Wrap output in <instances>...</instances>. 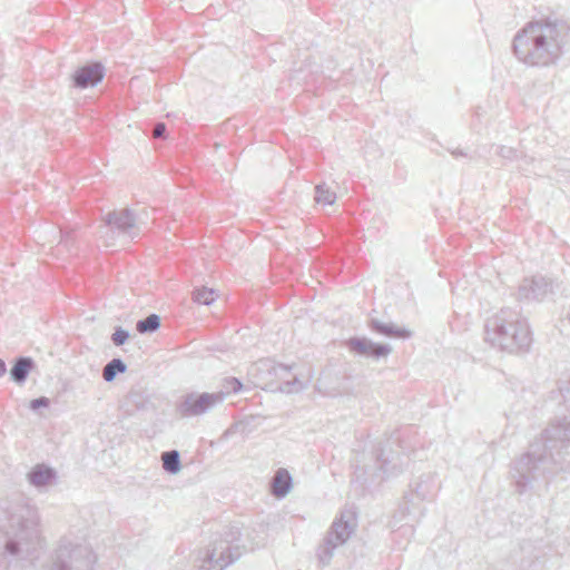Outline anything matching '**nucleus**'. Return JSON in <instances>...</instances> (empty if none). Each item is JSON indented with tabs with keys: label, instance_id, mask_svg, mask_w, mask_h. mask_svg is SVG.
Instances as JSON below:
<instances>
[{
	"label": "nucleus",
	"instance_id": "nucleus-1",
	"mask_svg": "<svg viewBox=\"0 0 570 570\" xmlns=\"http://www.w3.org/2000/svg\"><path fill=\"white\" fill-rule=\"evenodd\" d=\"M532 450L515 460L510 474L518 493L532 489L541 478L548 463L561 464L570 454V414L553 420L541 433L539 442L531 445Z\"/></svg>",
	"mask_w": 570,
	"mask_h": 570
},
{
	"label": "nucleus",
	"instance_id": "nucleus-2",
	"mask_svg": "<svg viewBox=\"0 0 570 570\" xmlns=\"http://www.w3.org/2000/svg\"><path fill=\"white\" fill-rule=\"evenodd\" d=\"M39 515L21 494L0 499V557L28 559L40 544Z\"/></svg>",
	"mask_w": 570,
	"mask_h": 570
},
{
	"label": "nucleus",
	"instance_id": "nucleus-3",
	"mask_svg": "<svg viewBox=\"0 0 570 570\" xmlns=\"http://www.w3.org/2000/svg\"><path fill=\"white\" fill-rule=\"evenodd\" d=\"M265 544V535H258L256 530L243 529L237 524L227 527L219 538L204 549H199L193 561L196 570H225L246 552Z\"/></svg>",
	"mask_w": 570,
	"mask_h": 570
},
{
	"label": "nucleus",
	"instance_id": "nucleus-4",
	"mask_svg": "<svg viewBox=\"0 0 570 570\" xmlns=\"http://www.w3.org/2000/svg\"><path fill=\"white\" fill-rule=\"evenodd\" d=\"M561 32L557 21L549 18L529 22L519 30L512 41L515 57L530 66H550L557 62L561 51Z\"/></svg>",
	"mask_w": 570,
	"mask_h": 570
},
{
	"label": "nucleus",
	"instance_id": "nucleus-5",
	"mask_svg": "<svg viewBox=\"0 0 570 570\" xmlns=\"http://www.w3.org/2000/svg\"><path fill=\"white\" fill-rule=\"evenodd\" d=\"M95 562L96 556L89 546L73 544L63 539L37 570H91Z\"/></svg>",
	"mask_w": 570,
	"mask_h": 570
},
{
	"label": "nucleus",
	"instance_id": "nucleus-6",
	"mask_svg": "<svg viewBox=\"0 0 570 570\" xmlns=\"http://www.w3.org/2000/svg\"><path fill=\"white\" fill-rule=\"evenodd\" d=\"M355 528V515L350 511L342 512L341 517L332 523L326 537L317 549V558L323 567L330 564L336 548L347 542Z\"/></svg>",
	"mask_w": 570,
	"mask_h": 570
},
{
	"label": "nucleus",
	"instance_id": "nucleus-7",
	"mask_svg": "<svg viewBox=\"0 0 570 570\" xmlns=\"http://www.w3.org/2000/svg\"><path fill=\"white\" fill-rule=\"evenodd\" d=\"M531 343V332L525 318L508 321L501 317V352L523 354L529 351Z\"/></svg>",
	"mask_w": 570,
	"mask_h": 570
},
{
	"label": "nucleus",
	"instance_id": "nucleus-8",
	"mask_svg": "<svg viewBox=\"0 0 570 570\" xmlns=\"http://www.w3.org/2000/svg\"><path fill=\"white\" fill-rule=\"evenodd\" d=\"M224 401V393L191 392L183 397L177 405L178 413L184 417L198 416Z\"/></svg>",
	"mask_w": 570,
	"mask_h": 570
},
{
	"label": "nucleus",
	"instance_id": "nucleus-9",
	"mask_svg": "<svg viewBox=\"0 0 570 570\" xmlns=\"http://www.w3.org/2000/svg\"><path fill=\"white\" fill-rule=\"evenodd\" d=\"M399 443V435H391L380 445L376 453V461L380 470L386 476H394L403 472L407 458L404 453L395 451L394 444Z\"/></svg>",
	"mask_w": 570,
	"mask_h": 570
},
{
	"label": "nucleus",
	"instance_id": "nucleus-10",
	"mask_svg": "<svg viewBox=\"0 0 570 570\" xmlns=\"http://www.w3.org/2000/svg\"><path fill=\"white\" fill-rule=\"evenodd\" d=\"M345 346L350 353L372 360L386 357L392 352V346L387 343H375L366 336H353L345 341Z\"/></svg>",
	"mask_w": 570,
	"mask_h": 570
},
{
	"label": "nucleus",
	"instance_id": "nucleus-11",
	"mask_svg": "<svg viewBox=\"0 0 570 570\" xmlns=\"http://www.w3.org/2000/svg\"><path fill=\"white\" fill-rule=\"evenodd\" d=\"M554 292V282L550 277L542 275H534L530 278H524L518 289V298L542 301L549 294Z\"/></svg>",
	"mask_w": 570,
	"mask_h": 570
},
{
	"label": "nucleus",
	"instance_id": "nucleus-12",
	"mask_svg": "<svg viewBox=\"0 0 570 570\" xmlns=\"http://www.w3.org/2000/svg\"><path fill=\"white\" fill-rule=\"evenodd\" d=\"M104 222L107 226H110L118 230L119 234L128 235L134 237V229L144 220L140 215L136 214L130 208H122L120 210H111L104 217Z\"/></svg>",
	"mask_w": 570,
	"mask_h": 570
},
{
	"label": "nucleus",
	"instance_id": "nucleus-13",
	"mask_svg": "<svg viewBox=\"0 0 570 570\" xmlns=\"http://www.w3.org/2000/svg\"><path fill=\"white\" fill-rule=\"evenodd\" d=\"M105 77V67L100 61L88 62L72 73V86L78 89L96 87Z\"/></svg>",
	"mask_w": 570,
	"mask_h": 570
},
{
	"label": "nucleus",
	"instance_id": "nucleus-14",
	"mask_svg": "<svg viewBox=\"0 0 570 570\" xmlns=\"http://www.w3.org/2000/svg\"><path fill=\"white\" fill-rule=\"evenodd\" d=\"M27 480L39 491H45L56 483L57 471L45 463H39L27 473Z\"/></svg>",
	"mask_w": 570,
	"mask_h": 570
},
{
	"label": "nucleus",
	"instance_id": "nucleus-15",
	"mask_svg": "<svg viewBox=\"0 0 570 570\" xmlns=\"http://www.w3.org/2000/svg\"><path fill=\"white\" fill-rule=\"evenodd\" d=\"M366 325L374 334L385 337L407 340L412 336V332L409 328L392 322H382L375 317H370Z\"/></svg>",
	"mask_w": 570,
	"mask_h": 570
},
{
	"label": "nucleus",
	"instance_id": "nucleus-16",
	"mask_svg": "<svg viewBox=\"0 0 570 570\" xmlns=\"http://www.w3.org/2000/svg\"><path fill=\"white\" fill-rule=\"evenodd\" d=\"M36 367V361L31 356H17L13 358L12 366L9 370L10 380L21 386Z\"/></svg>",
	"mask_w": 570,
	"mask_h": 570
},
{
	"label": "nucleus",
	"instance_id": "nucleus-17",
	"mask_svg": "<svg viewBox=\"0 0 570 570\" xmlns=\"http://www.w3.org/2000/svg\"><path fill=\"white\" fill-rule=\"evenodd\" d=\"M292 366L284 364H275L272 366V371L275 376L284 380L279 386L277 387L283 393H297L306 387V384L303 383L297 375H293L292 379L285 380V376L289 374Z\"/></svg>",
	"mask_w": 570,
	"mask_h": 570
},
{
	"label": "nucleus",
	"instance_id": "nucleus-18",
	"mask_svg": "<svg viewBox=\"0 0 570 570\" xmlns=\"http://www.w3.org/2000/svg\"><path fill=\"white\" fill-rule=\"evenodd\" d=\"M432 475H421L417 480L411 483V493L405 494L404 498L410 502H412L414 498L422 501L429 499L432 494Z\"/></svg>",
	"mask_w": 570,
	"mask_h": 570
},
{
	"label": "nucleus",
	"instance_id": "nucleus-19",
	"mask_svg": "<svg viewBox=\"0 0 570 570\" xmlns=\"http://www.w3.org/2000/svg\"><path fill=\"white\" fill-rule=\"evenodd\" d=\"M272 493L276 498L286 497L293 487L292 474L284 468L278 469L272 479Z\"/></svg>",
	"mask_w": 570,
	"mask_h": 570
},
{
	"label": "nucleus",
	"instance_id": "nucleus-20",
	"mask_svg": "<svg viewBox=\"0 0 570 570\" xmlns=\"http://www.w3.org/2000/svg\"><path fill=\"white\" fill-rule=\"evenodd\" d=\"M127 371V364L120 357H114L104 367L102 377L106 382H112L118 374Z\"/></svg>",
	"mask_w": 570,
	"mask_h": 570
},
{
	"label": "nucleus",
	"instance_id": "nucleus-21",
	"mask_svg": "<svg viewBox=\"0 0 570 570\" xmlns=\"http://www.w3.org/2000/svg\"><path fill=\"white\" fill-rule=\"evenodd\" d=\"M161 326V317L151 313L147 317L137 321L136 331L139 334H153Z\"/></svg>",
	"mask_w": 570,
	"mask_h": 570
},
{
	"label": "nucleus",
	"instance_id": "nucleus-22",
	"mask_svg": "<svg viewBox=\"0 0 570 570\" xmlns=\"http://www.w3.org/2000/svg\"><path fill=\"white\" fill-rule=\"evenodd\" d=\"M163 468L169 474H177L181 470L180 453L177 450L161 453Z\"/></svg>",
	"mask_w": 570,
	"mask_h": 570
},
{
	"label": "nucleus",
	"instance_id": "nucleus-23",
	"mask_svg": "<svg viewBox=\"0 0 570 570\" xmlns=\"http://www.w3.org/2000/svg\"><path fill=\"white\" fill-rule=\"evenodd\" d=\"M499 341V316L493 314L488 317L484 323V342L491 346H497Z\"/></svg>",
	"mask_w": 570,
	"mask_h": 570
},
{
	"label": "nucleus",
	"instance_id": "nucleus-24",
	"mask_svg": "<svg viewBox=\"0 0 570 570\" xmlns=\"http://www.w3.org/2000/svg\"><path fill=\"white\" fill-rule=\"evenodd\" d=\"M315 202L322 205H333L336 200V194L325 184H318L315 187Z\"/></svg>",
	"mask_w": 570,
	"mask_h": 570
},
{
	"label": "nucleus",
	"instance_id": "nucleus-25",
	"mask_svg": "<svg viewBox=\"0 0 570 570\" xmlns=\"http://www.w3.org/2000/svg\"><path fill=\"white\" fill-rule=\"evenodd\" d=\"M193 299L197 304L210 305L215 302V291L208 287H199L193 291Z\"/></svg>",
	"mask_w": 570,
	"mask_h": 570
},
{
	"label": "nucleus",
	"instance_id": "nucleus-26",
	"mask_svg": "<svg viewBox=\"0 0 570 570\" xmlns=\"http://www.w3.org/2000/svg\"><path fill=\"white\" fill-rule=\"evenodd\" d=\"M243 389V383L237 377L230 376L226 377L223 383V391L219 393H224V397L232 393H238Z\"/></svg>",
	"mask_w": 570,
	"mask_h": 570
},
{
	"label": "nucleus",
	"instance_id": "nucleus-27",
	"mask_svg": "<svg viewBox=\"0 0 570 570\" xmlns=\"http://www.w3.org/2000/svg\"><path fill=\"white\" fill-rule=\"evenodd\" d=\"M130 333L121 326H118L115 328V332L111 335V342L116 346H121L128 341Z\"/></svg>",
	"mask_w": 570,
	"mask_h": 570
},
{
	"label": "nucleus",
	"instance_id": "nucleus-28",
	"mask_svg": "<svg viewBox=\"0 0 570 570\" xmlns=\"http://www.w3.org/2000/svg\"><path fill=\"white\" fill-rule=\"evenodd\" d=\"M559 392L568 410H570V380L559 382Z\"/></svg>",
	"mask_w": 570,
	"mask_h": 570
},
{
	"label": "nucleus",
	"instance_id": "nucleus-29",
	"mask_svg": "<svg viewBox=\"0 0 570 570\" xmlns=\"http://www.w3.org/2000/svg\"><path fill=\"white\" fill-rule=\"evenodd\" d=\"M50 400L47 396H39L37 399H33L29 403V409L31 411H37L42 407H49Z\"/></svg>",
	"mask_w": 570,
	"mask_h": 570
},
{
	"label": "nucleus",
	"instance_id": "nucleus-30",
	"mask_svg": "<svg viewBox=\"0 0 570 570\" xmlns=\"http://www.w3.org/2000/svg\"><path fill=\"white\" fill-rule=\"evenodd\" d=\"M167 134V126L165 122H157L153 130V136L156 138H165Z\"/></svg>",
	"mask_w": 570,
	"mask_h": 570
},
{
	"label": "nucleus",
	"instance_id": "nucleus-31",
	"mask_svg": "<svg viewBox=\"0 0 570 570\" xmlns=\"http://www.w3.org/2000/svg\"><path fill=\"white\" fill-rule=\"evenodd\" d=\"M170 570H195L185 559H179Z\"/></svg>",
	"mask_w": 570,
	"mask_h": 570
},
{
	"label": "nucleus",
	"instance_id": "nucleus-32",
	"mask_svg": "<svg viewBox=\"0 0 570 570\" xmlns=\"http://www.w3.org/2000/svg\"><path fill=\"white\" fill-rule=\"evenodd\" d=\"M448 151L454 157V158H459V157H468L469 154L465 149H461V148H448Z\"/></svg>",
	"mask_w": 570,
	"mask_h": 570
},
{
	"label": "nucleus",
	"instance_id": "nucleus-33",
	"mask_svg": "<svg viewBox=\"0 0 570 570\" xmlns=\"http://www.w3.org/2000/svg\"><path fill=\"white\" fill-rule=\"evenodd\" d=\"M59 234H60V243L68 245V243L72 239L71 230H67V232L60 230Z\"/></svg>",
	"mask_w": 570,
	"mask_h": 570
},
{
	"label": "nucleus",
	"instance_id": "nucleus-34",
	"mask_svg": "<svg viewBox=\"0 0 570 570\" xmlns=\"http://www.w3.org/2000/svg\"><path fill=\"white\" fill-rule=\"evenodd\" d=\"M513 153V150L511 148H505L504 146H501V157L505 158H511V154Z\"/></svg>",
	"mask_w": 570,
	"mask_h": 570
},
{
	"label": "nucleus",
	"instance_id": "nucleus-35",
	"mask_svg": "<svg viewBox=\"0 0 570 570\" xmlns=\"http://www.w3.org/2000/svg\"><path fill=\"white\" fill-rule=\"evenodd\" d=\"M7 373L6 362L0 358V377H2Z\"/></svg>",
	"mask_w": 570,
	"mask_h": 570
}]
</instances>
